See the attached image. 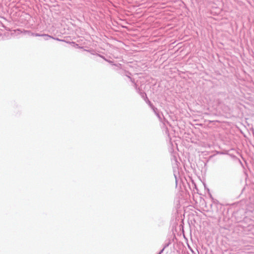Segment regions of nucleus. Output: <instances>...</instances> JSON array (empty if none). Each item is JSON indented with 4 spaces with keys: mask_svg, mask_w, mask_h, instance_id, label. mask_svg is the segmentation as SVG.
I'll return each instance as SVG.
<instances>
[{
    "mask_svg": "<svg viewBox=\"0 0 254 254\" xmlns=\"http://www.w3.org/2000/svg\"><path fill=\"white\" fill-rule=\"evenodd\" d=\"M25 33H30V32H29V31H25Z\"/></svg>",
    "mask_w": 254,
    "mask_h": 254,
    "instance_id": "2",
    "label": "nucleus"
},
{
    "mask_svg": "<svg viewBox=\"0 0 254 254\" xmlns=\"http://www.w3.org/2000/svg\"><path fill=\"white\" fill-rule=\"evenodd\" d=\"M31 35L32 36H47L48 37H50V38H52L51 36L48 35H46V34H44V35H40L39 34H34L33 33H31Z\"/></svg>",
    "mask_w": 254,
    "mask_h": 254,
    "instance_id": "1",
    "label": "nucleus"
}]
</instances>
